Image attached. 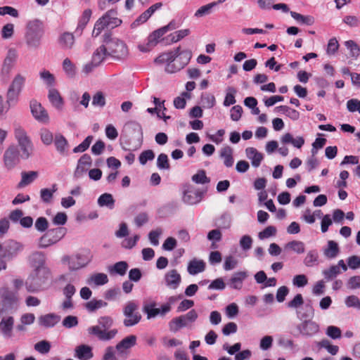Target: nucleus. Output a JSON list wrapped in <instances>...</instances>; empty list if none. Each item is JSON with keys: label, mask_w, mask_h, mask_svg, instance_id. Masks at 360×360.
<instances>
[{"label": "nucleus", "mask_w": 360, "mask_h": 360, "mask_svg": "<svg viewBox=\"0 0 360 360\" xmlns=\"http://www.w3.org/2000/svg\"><path fill=\"white\" fill-rule=\"evenodd\" d=\"M44 25L41 20L34 19L27 22L24 36L25 44L28 50L37 51L42 44L44 36Z\"/></svg>", "instance_id": "1"}, {"label": "nucleus", "mask_w": 360, "mask_h": 360, "mask_svg": "<svg viewBox=\"0 0 360 360\" xmlns=\"http://www.w3.org/2000/svg\"><path fill=\"white\" fill-rule=\"evenodd\" d=\"M97 323L98 325L89 327L87 330L89 335L96 336L100 341H110L117 334V329H110L114 324V320L111 316H100L97 319Z\"/></svg>", "instance_id": "2"}, {"label": "nucleus", "mask_w": 360, "mask_h": 360, "mask_svg": "<svg viewBox=\"0 0 360 360\" xmlns=\"http://www.w3.org/2000/svg\"><path fill=\"white\" fill-rule=\"evenodd\" d=\"M103 41L106 46L108 56L117 60H123L127 57L128 49L123 41L115 37H111L110 34H105Z\"/></svg>", "instance_id": "3"}, {"label": "nucleus", "mask_w": 360, "mask_h": 360, "mask_svg": "<svg viewBox=\"0 0 360 360\" xmlns=\"http://www.w3.org/2000/svg\"><path fill=\"white\" fill-rule=\"evenodd\" d=\"M122 22V20L117 18V10L110 9L97 20L92 31V37H97L105 28L112 29L120 26Z\"/></svg>", "instance_id": "4"}, {"label": "nucleus", "mask_w": 360, "mask_h": 360, "mask_svg": "<svg viewBox=\"0 0 360 360\" xmlns=\"http://www.w3.org/2000/svg\"><path fill=\"white\" fill-rule=\"evenodd\" d=\"M35 275L30 277L25 282V287L28 292H34L41 290L48 284L51 277V270L45 266L35 269Z\"/></svg>", "instance_id": "5"}, {"label": "nucleus", "mask_w": 360, "mask_h": 360, "mask_svg": "<svg viewBox=\"0 0 360 360\" xmlns=\"http://www.w3.org/2000/svg\"><path fill=\"white\" fill-rule=\"evenodd\" d=\"M0 316L14 312L18 307V297L16 292L7 287L0 288Z\"/></svg>", "instance_id": "6"}, {"label": "nucleus", "mask_w": 360, "mask_h": 360, "mask_svg": "<svg viewBox=\"0 0 360 360\" xmlns=\"http://www.w3.org/2000/svg\"><path fill=\"white\" fill-rule=\"evenodd\" d=\"M304 304L303 297L301 294H297L292 300L287 303L288 308L296 309L297 316L300 319H311L314 315V309L309 300Z\"/></svg>", "instance_id": "7"}, {"label": "nucleus", "mask_w": 360, "mask_h": 360, "mask_svg": "<svg viewBox=\"0 0 360 360\" xmlns=\"http://www.w3.org/2000/svg\"><path fill=\"white\" fill-rule=\"evenodd\" d=\"M25 77L21 74H17L14 77L6 93V103L8 108L15 105L18 103L19 96L25 86Z\"/></svg>", "instance_id": "8"}, {"label": "nucleus", "mask_w": 360, "mask_h": 360, "mask_svg": "<svg viewBox=\"0 0 360 360\" xmlns=\"http://www.w3.org/2000/svg\"><path fill=\"white\" fill-rule=\"evenodd\" d=\"M66 233L67 229L65 227L51 229L39 238L38 247L44 249L53 245L63 238Z\"/></svg>", "instance_id": "9"}, {"label": "nucleus", "mask_w": 360, "mask_h": 360, "mask_svg": "<svg viewBox=\"0 0 360 360\" xmlns=\"http://www.w3.org/2000/svg\"><path fill=\"white\" fill-rule=\"evenodd\" d=\"M198 317L195 309L190 310L187 314L172 319L169 322V330L172 333L178 332L181 328L188 327L194 323Z\"/></svg>", "instance_id": "10"}, {"label": "nucleus", "mask_w": 360, "mask_h": 360, "mask_svg": "<svg viewBox=\"0 0 360 360\" xmlns=\"http://www.w3.org/2000/svg\"><path fill=\"white\" fill-rule=\"evenodd\" d=\"M15 137L22 151L21 158L28 159L32 154L33 144L26 131L21 127L16 128L15 129Z\"/></svg>", "instance_id": "11"}, {"label": "nucleus", "mask_w": 360, "mask_h": 360, "mask_svg": "<svg viewBox=\"0 0 360 360\" xmlns=\"http://www.w3.org/2000/svg\"><path fill=\"white\" fill-rule=\"evenodd\" d=\"M17 56V52L14 49H10L8 51L1 71V79L4 82H6L9 78L10 72L15 65Z\"/></svg>", "instance_id": "12"}, {"label": "nucleus", "mask_w": 360, "mask_h": 360, "mask_svg": "<svg viewBox=\"0 0 360 360\" xmlns=\"http://www.w3.org/2000/svg\"><path fill=\"white\" fill-rule=\"evenodd\" d=\"M23 245L15 240H9L3 246L1 258L0 260H11L22 251Z\"/></svg>", "instance_id": "13"}, {"label": "nucleus", "mask_w": 360, "mask_h": 360, "mask_svg": "<svg viewBox=\"0 0 360 360\" xmlns=\"http://www.w3.org/2000/svg\"><path fill=\"white\" fill-rule=\"evenodd\" d=\"M192 57V53L191 51L184 50L179 51V56L176 58V65H169L168 67H165V71L168 73H174L180 70L183 69L190 61Z\"/></svg>", "instance_id": "14"}, {"label": "nucleus", "mask_w": 360, "mask_h": 360, "mask_svg": "<svg viewBox=\"0 0 360 360\" xmlns=\"http://www.w3.org/2000/svg\"><path fill=\"white\" fill-rule=\"evenodd\" d=\"M62 262L68 264L69 270L76 271L84 267L88 264V260L84 255L77 254L72 256H64L62 258Z\"/></svg>", "instance_id": "15"}, {"label": "nucleus", "mask_w": 360, "mask_h": 360, "mask_svg": "<svg viewBox=\"0 0 360 360\" xmlns=\"http://www.w3.org/2000/svg\"><path fill=\"white\" fill-rule=\"evenodd\" d=\"M20 152L18 146L12 145L10 146L5 151L4 155V161L5 166L8 169L13 168L20 162Z\"/></svg>", "instance_id": "16"}, {"label": "nucleus", "mask_w": 360, "mask_h": 360, "mask_svg": "<svg viewBox=\"0 0 360 360\" xmlns=\"http://www.w3.org/2000/svg\"><path fill=\"white\" fill-rule=\"evenodd\" d=\"M30 108L31 113L35 120L42 123H47L49 117L46 109L41 104L35 99H32L30 102Z\"/></svg>", "instance_id": "17"}, {"label": "nucleus", "mask_w": 360, "mask_h": 360, "mask_svg": "<svg viewBox=\"0 0 360 360\" xmlns=\"http://www.w3.org/2000/svg\"><path fill=\"white\" fill-rule=\"evenodd\" d=\"M300 334L305 337H311L319 331V326L315 321L311 319L304 320L302 323L297 326Z\"/></svg>", "instance_id": "18"}, {"label": "nucleus", "mask_w": 360, "mask_h": 360, "mask_svg": "<svg viewBox=\"0 0 360 360\" xmlns=\"http://www.w3.org/2000/svg\"><path fill=\"white\" fill-rule=\"evenodd\" d=\"M162 7V3L158 2L156 3L151 6H150L148 9H146L143 13H142L131 24V27L135 28L139 25L146 22L152 15L158 9Z\"/></svg>", "instance_id": "19"}, {"label": "nucleus", "mask_w": 360, "mask_h": 360, "mask_svg": "<svg viewBox=\"0 0 360 360\" xmlns=\"http://www.w3.org/2000/svg\"><path fill=\"white\" fill-rule=\"evenodd\" d=\"M206 191H193L191 188H188L184 192L183 201L190 205L198 204L201 201Z\"/></svg>", "instance_id": "20"}, {"label": "nucleus", "mask_w": 360, "mask_h": 360, "mask_svg": "<svg viewBox=\"0 0 360 360\" xmlns=\"http://www.w3.org/2000/svg\"><path fill=\"white\" fill-rule=\"evenodd\" d=\"M136 340L137 338L136 335H128L116 345L115 347H114L115 350L116 349L120 355L127 354V350L136 345Z\"/></svg>", "instance_id": "21"}, {"label": "nucleus", "mask_w": 360, "mask_h": 360, "mask_svg": "<svg viewBox=\"0 0 360 360\" xmlns=\"http://www.w3.org/2000/svg\"><path fill=\"white\" fill-rule=\"evenodd\" d=\"M91 158L88 154H84L79 159L77 167L74 172V177L76 179L81 178L87 171L86 166L91 165Z\"/></svg>", "instance_id": "22"}, {"label": "nucleus", "mask_w": 360, "mask_h": 360, "mask_svg": "<svg viewBox=\"0 0 360 360\" xmlns=\"http://www.w3.org/2000/svg\"><path fill=\"white\" fill-rule=\"evenodd\" d=\"M164 279L166 285L172 289H176L181 282V275L176 269L168 271L165 274Z\"/></svg>", "instance_id": "23"}, {"label": "nucleus", "mask_w": 360, "mask_h": 360, "mask_svg": "<svg viewBox=\"0 0 360 360\" xmlns=\"http://www.w3.org/2000/svg\"><path fill=\"white\" fill-rule=\"evenodd\" d=\"M60 320V316L53 313L41 315L38 318L39 325L44 328H53Z\"/></svg>", "instance_id": "24"}, {"label": "nucleus", "mask_w": 360, "mask_h": 360, "mask_svg": "<svg viewBox=\"0 0 360 360\" xmlns=\"http://www.w3.org/2000/svg\"><path fill=\"white\" fill-rule=\"evenodd\" d=\"M13 326L14 318L13 316L4 317L0 321V333L6 338H11Z\"/></svg>", "instance_id": "25"}, {"label": "nucleus", "mask_w": 360, "mask_h": 360, "mask_svg": "<svg viewBox=\"0 0 360 360\" xmlns=\"http://www.w3.org/2000/svg\"><path fill=\"white\" fill-rule=\"evenodd\" d=\"M48 98L51 105L58 110H61L64 105V101L59 91L55 88H49Z\"/></svg>", "instance_id": "26"}, {"label": "nucleus", "mask_w": 360, "mask_h": 360, "mask_svg": "<svg viewBox=\"0 0 360 360\" xmlns=\"http://www.w3.org/2000/svg\"><path fill=\"white\" fill-rule=\"evenodd\" d=\"M94 356L92 348L86 345H80L75 349V357L79 360H89Z\"/></svg>", "instance_id": "27"}, {"label": "nucleus", "mask_w": 360, "mask_h": 360, "mask_svg": "<svg viewBox=\"0 0 360 360\" xmlns=\"http://www.w3.org/2000/svg\"><path fill=\"white\" fill-rule=\"evenodd\" d=\"M28 260L30 265L34 268V270L46 266L45 265V255L41 252H34L32 253L30 255Z\"/></svg>", "instance_id": "28"}, {"label": "nucleus", "mask_w": 360, "mask_h": 360, "mask_svg": "<svg viewBox=\"0 0 360 360\" xmlns=\"http://www.w3.org/2000/svg\"><path fill=\"white\" fill-rule=\"evenodd\" d=\"M247 158L251 160L252 165L255 167H258L263 158V154L258 152L257 150L253 147H248L245 149Z\"/></svg>", "instance_id": "29"}, {"label": "nucleus", "mask_w": 360, "mask_h": 360, "mask_svg": "<svg viewBox=\"0 0 360 360\" xmlns=\"http://www.w3.org/2000/svg\"><path fill=\"white\" fill-rule=\"evenodd\" d=\"M39 176L36 171L22 172L21 173V180L18 184V188H21L32 184Z\"/></svg>", "instance_id": "30"}, {"label": "nucleus", "mask_w": 360, "mask_h": 360, "mask_svg": "<svg viewBox=\"0 0 360 360\" xmlns=\"http://www.w3.org/2000/svg\"><path fill=\"white\" fill-rule=\"evenodd\" d=\"M106 46L103 44L98 46L93 53L91 60L96 65H100L108 56Z\"/></svg>", "instance_id": "31"}, {"label": "nucleus", "mask_w": 360, "mask_h": 360, "mask_svg": "<svg viewBox=\"0 0 360 360\" xmlns=\"http://www.w3.org/2000/svg\"><path fill=\"white\" fill-rule=\"evenodd\" d=\"M58 43L62 49H70L75 43V37L72 33L65 32L59 37Z\"/></svg>", "instance_id": "32"}, {"label": "nucleus", "mask_w": 360, "mask_h": 360, "mask_svg": "<svg viewBox=\"0 0 360 360\" xmlns=\"http://www.w3.org/2000/svg\"><path fill=\"white\" fill-rule=\"evenodd\" d=\"M205 263L202 260L193 259L188 265L187 271L191 275H195L205 271Z\"/></svg>", "instance_id": "33"}, {"label": "nucleus", "mask_w": 360, "mask_h": 360, "mask_svg": "<svg viewBox=\"0 0 360 360\" xmlns=\"http://www.w3.org/2000/svg\"><path fill=\"white\" fill-rule=\"evenodd\" d=\"M58 190L57 184L52 185L51 188H41L40 190V198L43 202L49 204L53 198V194Z\"/></svg>", "instance_id": "34"}, {"label": "nucleus", "mask_w": 360, "mask_h": 360, "mask_svg": "<svg viewBox=\"0 0 360 360\" xmlns=\"http://www.w3.org/2000/svg\"><path fill=\"white\" fill-rule=\"evenodd\" d=\"M281 141L284 144L291 143L297 148H300L304 143V139L302 136H297L294 139L290 133L285 134L281 138Z\"/></svg>", "instance_id": "35"}, {"label": "nucleus", "mask_w": 360, "mask_h": 360, "mask_svg": "<svg viewBox=\"0 0 360 360\" xmlns=\"http://www.w3.org/2000/svg\"><path fill=\"white\" fill-rule=\"evenodd\" d=\"M92 12L91 9H86L83 11L82 16L79 19L77 27L75 30L76 33L81 34L83 30L85 28L86 25L89 22Z\"/></svg>", "instance_id": "36"}, {"label": "nucleus", "mask_w": 360, "mask_h": 360, "mask_svg": "<svg viewBox=\"0 0 360 360\" xmlns=\"http://www.w3.org/2000/svg\"><path fill=\"white\" fill-rule=\"evenodd\" d=\"M221 158H224V164L227 167H231L233 165V150L230 146H226L221 148L220 153Z\"/></svg>", "instance_id": "37"}, {"label": "nucleus", "mask_w": 360, "mask_h": 360, "mask_svg": "<svg viewBox=\"0 0 360 360\" xmlns=\"http://www.w3.org/2000/svg\"><path fill=\"white\" fill-rule=\"evenodd\" d=\"M290 15L301 25H312L315 22L314 18L311 15H303L295 11H290Z\"/></svg>", "instance_id": "38"}, {"label": "nucleus", "mask_w": 360, "mask_h": 360, "mask_svg": "<svg viewBox=\"0 0 360 360\" xmlns=\"http://www.w3.org/2000/svg\"><path fill=\"white\" fill-rule=\"evenodd\" d=\"M165 27H160L155 31H153L148 38V44L147 46H149L150 47L155 46L159 39L166 33Z\"/></svg>", "instance_id": "39"}, {"label": "nucleus", "mask_w": 360, "mask_h": 360, "mask_svg": "<svg viewBox=\"0 0 360 360\" xmlns=\"http://www.w3.org/2000/svg\"><path fill=\"white\" fill-rule=\"evenodd\" d=\"M340 252L338 245L333 240L328 242V246L323 251L324 255L329 259L335 258Z\"/></svg>", "instance_id": "40"}, {"label": "nucleus", "mask_w": 360, "mask_h": 360, "mask_svg": "<svg viewBox=\"0 0 360 360\" xmlns=\"http://www.w3.org/2000/svg\"><path fill=\"white\" fill-rule=\"evenodd\" d=\"M98 204L100 207H107L112 210L115 206V200L111 194L105 193L98 198Z\"/></svg>", "instance_id": "41"}, {"label": "nucleus", "mask_w": 360, "mask_h": 360, "mask_svg": "<svg viewBox=\"0 0 360 360\" xmlns=\"http://www.w3.org/2000/svg\"><path fill=\"white\" fill-rule=\"evenodd\" d=\"M129 265L127 262L121 261L116 262L114 265L109 267V272L112 274H117L120 276L125 275Z\"/></svg>", "instance_id": "42"}, {"label": "nucleus", "mask_w": 360, "mask_h": 360, "mask_svg": "<svg viewBox=\"0 0 360 360\" xmlns=\"http://www.w3.org/2000/svg\"><path fill=\"white\" fill-rule=\"evenodd\" d=\"M247 277L245 271L235 273L230 279L231 287L234 289H240L243 280Z\"/></svg>", "instance_id": "43"}, {"label": "nucleus", "mask_w": 360, "mask_h": 360, "mask_svg": "<svg viewBox=\"0 0 360 360\" xmlns=\"http://www.w3.org/2000/svg\"><path fill=\"white\" fill-rule=\"evenodd\" d=\"M275 110L278 112H283V114H285L286 116H288L294 121H296L300 118V112L297 110L292 109L288 105L277 106L275 108Z\"/></svg>", "instance_id": "44"}, {"label": "nucleus", "mask_w": 360, "mask_h": 360, "mask_svg": "<svg viewBox=\"0 0 360 360\" xmlns=\"http://www.w3.org/2000/svg\"><path fill=\"white\" fill-rule=\"evenodd\" d=\"M108 306V303L102 300L93 299L85 303L84 307L89 312H94L97 309Z\"/></svg>", "instance_id": "45"}, {"label": "nucleus", "mask_w": 360, "mask_h": 360, "mask_svg": "<svg viewBox=\"0 0 360 360\" xmlns=\"http://www.w3.org/2000/svg\"><path fill=\"white\" fill-rule=\"evenodd\" d=\"M156 303L155 302L146 304L143 307V311L146 314L147 319H151L160 315L159 309L156 308Z\"/></svg>", "instance_id": "46"}, {"label": "nucleus", "mask_w": 360, "mask_h": 360, "mask_svg": "<svg viewBox=\"0 0 360 360\" xmlns=\"http://www.w3.org/2000/svg\"><path fill=\"white\" fill-rule=\"evenodd\" d=\"M108 282V276L104 273H97L91 276L87 283L91 284L94 283L96 285H103Z\"/></svg>", "instance_id": "47"}, {"label": "nucleus", "mask_w": 360, "mask_h": 360, "mask_svg": "<svg viewBox=\"0 0 360 360\" xmlns=\"http://www.w3.org/2000/svg\"><path fill=\"white\" fill-rule=\"evenodd\" d=\"M125 319L123 321V324L126 327H131L139 323L141 319V315L139 313H131L129 314H124Z\"/></svg>", "instance_id": "48"}, {"label": "nucleus", "mask_w": 360, "mask_h": 360, "mask_svg": "<svg viewBox=\"0 0 360 360\" xmlns=\"http://www.w3.org/2000/svg\"><path fill=\"white\" fill-rule=\"evenodd\" d=\"M318 259H319V254L317 250H312L307 252L304 259V264L308 266L311 267L314 265L318 264Z\"/></svg>", "instance_id": "49"}, {"label": "nucleus", "mask_w": 360, "mask_h": 360, "mask_svg": "<svg viewBox=\"0 0 360 360\" xmlns=\"http://www.w3.org/2000/svg\"><path fill=\"white\" fill-rule=\"evenodd\" d=\"M63 69L68 77L72 78L75 76L76 68L68 58L63 60Z\"/></svg>", "instance_id": "50"}, {"label": "nucleus", "mask_w": 360, "mask_h": 360, "mask_svg": "<svg viewBox=\"0 0 360 360\" xmlns=\"http://www.w3.org/2000/svg\"><path fill=\"white\" fill-rule=\"evenodd\" d=\"M191 179L198 184H205L210 182V179L207 176L206 172L203 169H200L197 173L192 176Z\"/></svg>", "instance_id": "51"}, {"label": "nucleus", "mask_w": 360, "mask_h": 360, "mask_svg": "<svg viewBox=\"0 0 360 360\" xmlns=\"http://www.w3.org/2000/svg\"><path fill=\"white\" fill-rule=\"evenodd\" d=\"M40 78L44 81L48 87L53 88L56 84V79L53 74L48 70H43L39 73Z\"/></svg>", "instance_id": "52"}, {"label": "nucleus", "mask_w": 360, "mask_h": 360, "mask_svg": "<svg viewBox=\"0 0 360 360\" xmlns=\"http://www.w3.org/2000/svg\"><path fill=\"white\" fill-rule=\"evenodd\" d=\"M54 144L56 150L60 153L64 154L65 148L68 146V141L61 134L56 135L54 140Z\"/></svg>", "instance_id": "53"}, {"label": "nucleus", "mask_w": 360, "mask_h": 360, "mask_svg": "<svg viewBox=\"0 0 360 360\" xmlns=\"http://www.w3.org/2000/svg\"><path fill=\"white\" fill-rule=\"evenodd\" d=\"M231 224V214L225 212L221 215V217L217 221V225L220 229H229Z\"/></svg>", "instance_id": "54"}, {"label": "nucleus", "mask_w": 360, "mask_h": 360, "mask_svg": "<svg viewBox=\"0 0 360 360\" xmlns=\"http://www.w3.org/2000/svg\"><path fill=\"white\" fill-rule=\"evenodd\" d=\"M215 6L216 4L212 2L205 6H202L195 11L194 16L196 18H201L207 15H209L210 13H211L212 9Z\"/></svg>", "instance_id": "55"}, {"label": "nucleus", "mask_w": 360, "mask_h": 360, "mask_svg": "<svg viewBox=\"0 0 360 360\" xmlns=\"http://www.w3.org/2000/svg\"><path fill=\"white\" fill-rule=\"evenodd\" d=\"M340 274V270L338 266H331L329 269L323 271V275L325 279L330 281L335 278Z\"/></svg>", "instance_id": "56"}, {"label": "nucleus", "mask_w": 360, "mask_h": 360, "mask_svg": "<svg viewBox=\"0 0 360 360\" xmlns=\"http://www.w3.org/2000/svg\"><path fill=\"white\" fill-rule=\"evenodd\" d=\"M34 349L39 353L45 354L50 352L51 345L47 340H41L34 345Z\"/></svg>", "instance_id": "57"}, {"label": "nucleus", "mask_w": 360, "mask_h": 360, "mask_svg": "<svg viewBox=\"0 0 360 360\" xmlns=\"http://www.w3.org/2000/svg\"><path fill=\"white\" fill-rule=\"evenodd\" d=\"M180 47H177L174 49V50L165 53V54L167 56L166 57V62L167 65L166 67H168L169 65H176L177 64V57L179 56V51Z\"/></svg>", "instance_id": "58"}, {"label": "nucleus", "mask_w": 360, "mask_h": 360, "mask_svg": "<svg viewBox=\"0 0 360 360\" xmlns=\"http://www.w3.org/2000/svg\"><path fill=\"white\" fill-rule=\"evenodd\" d=\"M94 139L93 136H88L79 145L73 148V153H82L86 151Z\"/></svg>", "instance_id": "59"}, {"label": "nucleus", "mask_w": 360, "mask_h": 360, "mask_svg": "<svg viewBox=\"0 0 360 360\" xmlns=\"http://www.w3.org/2000/svg\"><path fill=\"white\" fill-rule=\"evenodd\" d=\"M286 248L291 249L297 254H302L304 252V244L302 241L292 240L286 245Z\"/></svg>", "instance_id": "60"}, {"label": "nucleus", "mask_w": 360, "mask_h": 360, "mask_svg": "<svg viewBox=\"0 0 360 360\" xmlns=\"http://www.w3.org/2000/svg\"><path fill=\"white\" fill-rule=\"evenodd\" d=\"M227 91L228 92L226 94L223 103L224 106H230L231 105L235 104L236 102L235 98L236 90L233 87H229Z\"/></svg>", "instance_id": "61"}, {"label": "nucleus", "mask_w": 360, "mask_h": 360, "mask_svg": "<svg viewBox=\"0 0 360 360\" xmlns=\"http://www.w3.org/2000/svg\"><path fill=\"white\" fill-rule=\"evenodd\" d=\"M155 158V153L152 150H143L139 157L141 165H145L148 161H151Z\"/></svg>", "instance_id": "62"}, {"label": "nucleus", "mask_w": 360, "mask_h": 360, "mask_svg": "<svg viewBox=\"0 0 360 360\" xmlns=\"http://www.w3.org/2000/svg\"><path fill=\"white\" fill-rule=\"evenodd\" d=\"M34 227L39 232H44L49 228V221L44 217H38L34 223Z\"/></svg>", "instance_id": "63"}, {"label": "nucleus", "mask_w": 360, "mask_h": 360, "mask_svg": "<svg viewBox=\"0 0 360 360\" xmlns=\"http://www.w3.org/2000/svg\"><path fill=\"white\" fill-rule=\"evenodd\" d=\"M157 167L160 169H169L170 165L169 163L168 157L165 153H160L157 159Z\"/></svg>", "instance_id": "64"}]
</instances>
